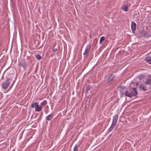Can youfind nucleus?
<instances>
[{
    "label": "nucleus",
    "mask_w": 151,
    "mask_h": 151,
    "mask_svg": "<svg viewBox=\"0 0 151 151\" xmlns=\"http://www.w3.org/2000/svg\"><path fill=\"white\" fill-rule=\"evenodd\" d=\"M54 115L53 114H50L45 117V119L47 121H50L53 117Z\"/></svg>",
    "instance_id": "9"
},
{
    "label": "nucleus",
    "mask_w": 151,
    "mask_h": 151,
    "mask_svg": "<svg viewBox=\"0 0 151 151\" xmlns=\"http://www.w3.org/2000/svg\"><path fill=\"white\" fill-rule=\"evenodd\" d=\"M27 63L24 60H23L21 61L19 64V66L22 67L26 69L27 68Z\"/></svg>",
    "instance_id": "5"
},
{
    "label": "nucleus",
    "mask_w": 151,
    "mask_h": 151,
    "mask_svg": "<svg viewBox=\"0 0 151 151\" xmlns=\"http://www.w3.org/2000/svg\"><path fill=\"white\" fill-rule=\"evenodd\" d=\"M125 88V87H122L121 88V91L122 94L124 95L125 96H127L129 97H131L132 95L131 94V92H129L127 90H125L124 91Z\"/></svg>",
    "instance_id": "3"
},
{
    "label": "nucleus",
    "mask_w": 151,
    "mask_h": 151,
    "mask_svg": "<svg viewBox=\"0 0 151 151\" xmlns=\"http://www.w3.org/2000/svg\"><path fill=\"white\" fill-rule=\"evenodd\" d=\"M35 58L38 60H40L42 58V57H41V55L39 54L36 55Z\"/></svg>",
    "instance_id": "19"
},
{
    "label": "nucleus",
    "mask_w": 151,
    "mask_h": 151,
    "mask_svg": "<svg viewBox=\"0 0 151 151\" xmlns=\"http://www.w3.org/2000/svg\"><path fill=\"white\" fill-rule=\"evenodd\" d=\"M118 117V115L117 114L115 115L113 117L112 123L111 126L108 129V131L109 132L111 131L116 126L117 123Z\"/></svg>",
    "instance_id": "1"
},
{
    "label": "nucleus",
    "mask_w": 151,
    "mask_h": 151,
    "mask_svg": "<svg viewBox=\"0 0 151 151\" xmlns=\"http://www.w3.org/2000/svg\"><path fill=\"white\" fill-rule=\"evenodd\" d=\"M91 48V45L88 44L86 46V47L85 49L84 52L83 53V55L87 56L88 54V52L90 51Z\"/></svg>",
    "instance_id": "4"
},
{
    "label": "nucleus",
    "mask_w": 151,
    "mask_h": 151,
    "mask_svg": "<svg viewBox=\"0 0 151 151\" xmlns=\"http://www.w3.org/2000/svg\"><path fill=\"white\" fill-rule=\"evenodd\" d=\"M146 35L147 32L145 31H143L141 34V35L143 36L145 35Z\"/></svg>",
    "instance_id": "22"
},
{
    "label": "nucleus",
    "mask_w": 151,
    "mask_h": 151,
    "mask_svg": "<svg viewBox=\"0 0 151 151\" xmlns=\"http://www.w3.org/2000/svg\"><path fill=\"white\" fill-rule=\"evenodd\" d=\"M121 9L122 11L127 12L128 10V6L127 5H123L121 7Z\"/></svg>",
    "instance_id": "11"
},
{
    "label": "nucleus",
    "mask_w": 151,
    "mask_h": 151,
    "mask_svg": "<svg viewBox=\"0 0 151 151\" xmlns=\"http://www.w3.org/2000/svg\"><path fill=\"white\" fill-rule=\"evenodd\" d=\"M150 118L151 119V116L150 117Z\"/></svg>",
    "instance_id": "24"
},
{
    "label": "nucleus",
    "mask_w": 151,
    "mask_h": 151,
    "mask_svg": "<svg viewBox=\"0 0 151 151\" xmlns=\"http://www.w3.org/2000/svg\"><path fill=\"white\" fill-rule=\"evenodd\" d=\"M145 77V75L144 74H141L138 76V78L140 80H142Z\"/></svg>",
    "instance_id": "20"
},
{
    "label": "nucleus",
    "mask_w": 151,
    "mask_h": 151,
    "mask_svg": "<svg viewBox=\"0 0 151 151\" xmlns=\"http://www.w3.org/2000/svg\"><path fill=\"white\" fill-rule=\"evenodd\" d=\"M145 84L146 85H151V78H150L147 79V81L145 82Z\"/></svg>",
    "instance_id": "15"
},
{
    "label": "nucleus",
    "mask_w": 151,
    "mask_h": 151,
    "mask_svg": "<svg viewBox=\"0 0 151 151\" xmlns=\"http://www.w3.org/2000/svg\"><path fill=\"white\" fill-rule=\"evenodd\" d=\"M105 38L104 37H102L100 40L99 43L101 44L103 42Z\"/></svg>",
    "instance_id": "18"
},
{
    "label": "nucleus",
    "mask_w": 151,
    "mask_h": 151,
    "mask_svg": "<svg viewBox=\"0 0 151 151\" xmlns=\"http://www.w3.org/2000/svg\"><path fill=\"white\" fill-rule=\"evenodd\" d=\"M38 104V103L37 102H35L32 103L31 106V108H35V109H36V107L37 106Z\"/></svg>",
    "instance_id": "14"
},
{
    "label": "nucleus",
    "mask_w": 151,
    "mask_h": 151,
    "mask_svg": "<svg viewBox=\"0 0 151 151\" xmlns=\"http://www.w3.org/2000/svg\"><path fill=\"white\" fill-rule=\"evenodd\" d=\"M42 109V107L41 106H39V104H38L37 106L36 107V109H35V111L39 112L41 111Z\"/></svg>",
    "instance_id": "12"
},
{
    "label": "nucleus",
    "mask_w": 151,
    "mask_h": 151,
    "mask_svg": "<svg viewBox=\"0 0 151 151\" xmlns=\"http://www.w3.org/2000/svg\"><path fill=\"white\" fill-rule=\"evenodd\" d=\"M78 149L77 146V145H76L74 148L73 151H78Z\"/></svg>",
    "instance_id": "21"
},
{
    "label": "nucleus",
    "mask_w": 151,
    "mask_h": 151,
    "mask_svg": "<svg viewBox=\"0 0 151 151\" xmlns=\"http://www.w3.org/2000/svg\"><path fill=\"white\" fill-rule=\"evenodd\" d=\"M92 88V86L91 85H88L86 88V92H88L89 90Z\"/></svg>",
    "instance_id": "17"
},
{
    "label": "nucleus",
    "mask_w": 151,
    "mask_h": 151,
    "mask_svg": "<svg viewBox=\"0 0 151 151\" xmlns=\"http://www.w3.org/2000/svg\"><path fill=\"white\" fill-rule=\"evenodd\" d=\"M139 89L141 91H146V87L144 85H141L139 87Z\"/></svg>",
    "instance_id": "10"
},
{
    "label": "nucleus",
    "mask_w": 151,
    "mask_h": 151,
    "mask_svg": "<svg viewBox=\"0 0 151 151\" xmlns=\"http://www.w3.org/2000/svg\"><path fill=\"white\" fill-rule=\"evenodd\" d=\"M112 73H111V74L108 78L107 81L108 82L111 81L116 76L115 75H113V72H112Z\"/></svg>",
    "instance_id": "7"
},
{
    "label": "nucleus",
    "mask_w": 151,
    "mask_h": 151,
    "mask_svg": "<svg viewBox=\"0 0 151 151\" xmlns=\"http://www.w3.org/2000/svg\"><path fill=\"white\" fill-rule=\"evenodd\" d=\"M47 101L46 100H44L40 103V106L42 107H44L47 104Z\"/></svg>",
    "instance_id": "16"
},
{
    "label": "nucleus",
    "mask_w": 151,
    "mask_h": 151,
    "mask_svg": "<svg viewBox=\"0 0 151 151\" xmlns=\"http://www.w3.org/2000/svg\"><path fill=\"white\" fill-rule=\"evenodd\" d=\"M131 92L132 97L136 96L137 94L136 89L134 88H132V91Z\"/></svg>",
    "instance_id": "8"
},
{
    "label": "nucleus",
    "mask_w": 151,
    "mask_h": 151,
    "mask_svg": "<svg viewBox=\"0 0 151 151\" xmlns=\"http://www.w3.org/2000/svg\"><path fill=\"white\" fill-rule=\"evenodd\" d=\"M57 50V49H53V51L54 52H56Z\"/></svg>",
    "instance_id": "23"
},
{
    "label": "nucleus",
    "mask_w": 151,
    "mask_h": 151,
    "mask_svg": "<svg viewBox=\"0 0 151 151\" xmlns=\"http://www.w3.org/2000/svg\"><path fill=\"white\" fill-rule=\"evenodd\" d=\"M145 60L148 63L151 64V57H146L145 58Z\"/></svg>",
    "instance_id": "13"
},
{
    "label": "nucleus",
    "mask_w": 151,
    "mask_h": 151,
    "mask_svg": "<svg viewBox=\"0 0 151 151\" xmlns=\"http://www.w3.org/2000/svg\"><path fill=\"white\" fill-rule=\"evenodd\" d=\"M136 24L134 21H132L131 22V27L132 32H135L136 28Z\"/></svg>",
    "instance_id": "6"
},
{
    "label": "nucleus",
    "mask_w": 151,
    "mask_h": 151,
    "mask_svg": "<svg viewBox=\"0 0 151 151\" xmlns=\"http://www.w3.org/2000/svg\"><path fill=\"white\" fill-rule=\"evenodd\" d=\"M11 83L10 80L7 78L5 81L2 82L1 86L3 89H6L9 86Z\"/></svg>",
    "instance_id": "2"
}]
</instances>
